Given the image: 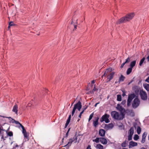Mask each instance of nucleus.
<instances>
[{"instance_id":"obj_1","label":"nucleus","mask_w":149,"mask_h":149,"mask_svg":"<svg viewBox=\"0 0 149 149\" xmlns=\"http://www.w3.org/2000/svg\"><path fill=\"white\" fill-rule=\"evenodd\" d=\"M135 14L134 13H128L126 15L118 19L116 22L117 24H119L127 22H129L132 19Z\"/></svg>"},{"instance_id":"obj_2","label":"nucleus","mask_w":149,"mask_h":149,"mask_svg":"<svg viewBox=\"0 0 149 149\" xmlns=\"http://www.w3.org/2000/svg\"><path fill=\"white\" fill-rule=\"evenodd\" d=\"M112 68H109L106 69L104 72V74L102 75V77H107V79L108 80L107 81H110L112 79L115 74V72H112Z\"/></svg>"},{"instance_id":"obj_3","label":"nucleus","mask_w":149,"mask_h":149,"mask_svg":"<svg viewBox=\"0 0 149 149\" xmlns=\"http://www.w3.org/2000/svg\"><path fill=\"white\" fill-rule=\"evenodd\" d=\"M111 115L114 119L118 120H123L125 117L124 115L119 113L116 111H112L111 113Z\"/></svg>"},{"instance_id":"obj_4","label":"nucleus","mask_w":149,"mask_h":149,"mask_svg":"<svg viewBox=\"0 0 149 149\" xmlns=\"http://www.w3.org/2000/svg\"><path fill=\"white\" fill-rule=\"evenodd\" d=\"M77 138L76 135H74L72 138L69 139L68 143L64 146L68 149L69 147L71 146L72 142L76 143L77 142Z\"/></svg>"},{"instance_id":"obj_5","label":"nucleus","mask_w":149,"mask_h":149,"mask_svg":"<svg viewBox=\"0 0 149 149\" xmlns=\"http://www.w3.org/2000/svg\"><path fill=\"white\" fill-rule=\"evenodd\" d=\"M82 107V105L81 102L79 101L76 104H75L72 112V115L73 116L76 110L77 109L80 111Z\"/></svg>"},{"instance_id":"obj_6","label":"nucleus","mask_w":149,"mask_h":149,"mask_svg":"<svg viewBox=\"0 0 149 149\" xmlns=\"http://www.w3.org/2000/svg\"><path fill=\"white\" fill-rule=\"evenodd\" d=\"M109 117L110 115L109 114H105L102 116L101 118L100 119V122H102L104 121L106 123H108L110 121L109 119Z\"/></svg>"},{"instance_id":"obj_7","label":"nucleus","mask_w":149,"mask_h":149,"mask_svg":"<svg viewBox=\"0 0 149 149\" xmlns=\"http://www.w3.org/2000/svg\"><path fill=\"white\" fill-rule=\"evenodd\" d=\"M140 103L139 100L137 98H135L132 103V106L134 109H136L139 105Z\"/></svg>"},{"instance_id":"obj_8","label":"nucleus","mask_w":149,"mask_h":149,"mask_svg":"<svg viewBox=\"0 0 149 149\" xmlns=\"http://www.w3.org/2000/svg\"><path fill=\"white\" fill-rule=\"evenodd\" d=\"M12 120L13 123H15L16 124L19 125L18 127L19 128L20 127H21L22 128V132L23 134L26 133V131L24 129V127L18 121H17L13 119Z\"/></svg>"},{"instance_id":"obj_9","label":"nucleus","mask_w":149,"mask_h":149,"mask_svg":"<svg viewBox=\"0 0 149 149\" xmlns=\"http://www.w3.org/2000/svg\"><path fill=\"white\" fill-rule=\"evenodd\" d=\"M140 94L141 99L143 100H146L147 99V96L146 93L143 90H140Z\"/></svg>"},{"instance_id":"obj_10","label":"nucleus","mask_w":149,"mask_h":149,"mask_svg":"<svg viewBox=\"0 0 149 149\" xmlns=\"http://www.w3.org/2000/svg\"><path fill=\"white\" fill-rule=\"evenodd\" d=\"M117 109L120 112L121 114H123L125 116V109L121 106L119 104L117 105V107H116Z\"/></svg>"},{"instance_id":"obj_11","label":"nucleus","mask_w":149,"mask_h":149,"mask_svg":"<svg viewBox=\"0 0 149 149\" xmlns=\"http://www.w3.org/2000/svg\"><path fill=\"white\" fill-rule=\"evenodd\" d=\"M99 119L98 116L95 117L94 120H93V125L95 127H96L98 124V121Z\"/></svg>"},{"instance_id":"obj_12","label":"nucleus","mask_w":149,"mask_h":149,"mask_svg":"<svg viewBox=\"0 0 149 149\" xmlns=\"http://www.w3.org/2000/svg\"><path fill=\"white\" fill-rule=\"evenodd\" d=\"M135 96L136 95L134 93L129 94L128 95L127 99L132 101Z\"/></svg>"},{"instance_id":"obj_13","label":"nucleus","mask_w":149,"mask_h":149,"mask_svg":"<svg viewBox=\"0 0 149 149\" xmlns=\"http://www.w3.org/2000/svg\"><path fill=\"white\" fill-rule=\"evenodd\" d=\"M137 143L132 141H130L129 143V148H131L132 147L136 146L137 145Z\"/></svg>"},{"instance_id":"obj_14","label":"nucleus","mask_w":149,"mask_h":149,"mask_svg":"<svg viewBox=\"0 0 149 149\" xmlns=\"http://www.w3.org/2000/svg\"><path fill=\"white\" fill-rule=\"evenodd\" d=\"M18 110V106L17 104H15L13 107L12 111L15 113L17 114V112Z\"/></svg>"},{"instance_id":"obj_15","label":"nucleus","mask_w":149,"mask_h":149,"mask_svg":"<svg viewBox=\"0 0 149 149\" xmlns=\"http://www.w3.org/2000/svg\"><path fill=\"white\" fill-rule=\"evenodd\" d=\"M105 134V131L103 129H100L99 132V134L101 136H104Z\"/></svg>"},{"instance_id":"obj_16","label":"nucleus","mask_w":149,"mask_h":149,"mask_svg":"<svg viewBox=\"0 0 149 149\" xmlns=\"http://www.w3.org/2000/svg\"><path fill=\"white\" fill-rule=\"evenodd\" d=\"M101 143L103 144H106L107 143V140L103 137L100 138V141Z\"/></svg>"},{"instance_id":"obj_17","label":"nucleus","mask_w":149,"mask_h":149,"mask_svg":"<svg viewBox=\"0 0 149 149\" xmlns=\"http://www.w3.org/2000/svg\"><path fill=\"white\" fill-rule=\"evenodd\" d=\"M130 61V58L129 57H128L126 60L122 64L120 68H122L123 67L124 65L127 63H129Z\"/></svg>"},{"instance_id":"obj_18","label":"nucleus","mask_w":149,"mask_h":149,"mask_svg":"<svg viewBox=\"0 0 149 149\" xmlns=\"http://www.w3.org/2000/svg\"><path fill=\"white\" fill-rule=\"evenodd\" d=\"M134 132V128L133 127L130 128L128 132V134L133 135Z\"/></svg>"},{"instance_id":"obj_19","label":"nucleus","mask_w":149,"mask_h":149,"mask_svg":"<svg viewBox=\"0 0 149 149\" xmlns=\"http://www.w3.org/2000/svg\"><path fill=\"white\" fill-rule=\"evenodd\" d=\"M136 63V61H134L131 62L130 64V67L133 68L134 66Z\"/></svg>"},{"instance_id":"obj_20","label":"nucleus","mask_w":149,"mask_h":149,"mask_svg":"<svg viewBox=\"0 0 149 149\" xmlns=\"http://www.w3.org/2000/svg\"><path fill=\"white\" fill-rule=\"evenodd\" d=\"M96 148L98 149H103V146L100 144H97Z\"/></svg>"},{"instance_id":"obj_21","label":"nucleus","mask_w":149,"mask_h":149,"mask_svg":"<svg viewBox=\"0 0 149 149\" xmlns=\"http://www.w3.org/2000/svg\"><path fill=\"white\" fill-rule=\"evenodd\" d=\"M132 68L130 67L127 69L126 72L127 74L128 75L131 72L132 70Z\"/></svg>"},{"instance_id":"obj_22","label":"nucleus","mask_w":149,"mask_h":149,"mask_svg":"<svg viewBox=\"0 0 149 149\" xmlns=\"http://www.w3.org/2000/svg\"><path fill=\"white\" fill-rule=\"evenodd\" d=\"M117 100L118 101H121L122 100L121 96L120 95H117Z\"/></svg>"},{"instance_id":"obj_23","label":"nucleus","mask_w":149,"mask_h":149,"mask_svg":"<svg viewBox=\"0 0 149 149\" xmlns=\"http://www.w3.org/2000/svg\"><path fill=\"white\" fill-rule=\"evenodd\" d=\"M113 126V125L112 123L109 124L108 125H106V127L108 128H112Z\"/></svg>"},{"instance_id":"obj_24","label":"nucleus","mask_w":149,"mask_h":149,"mask_svg":"<svg viewBox=\"0 0 149 149\" xmlns=\"http://www.w3.org/2000/svg\"><path fill=\"white\" fill-rule=\"evenodd\" d=\"M93 142H95L96 143H98L100 141V138H97L96 139H94L93 140Z\"/></svg>"},{"instance_id":"obj_25","label":"nucleus","mask_w":149,"mask_h":149,"mask_svg":"<svg viewBox=\"0 0 149 149\" xmlns=\"http://www.w3.org/2000/svg\"><path fill=\"white\" fill-rule=\"evenodd\" d=\"M136 131L137 133L138 134H139L141 133V129L140 127L138 126L137 127L136 130Z\"/></svg>"},{"instance_id":"obj_26","label":"nucleus","mask_w":149,"mask_h":149,"mask_svg":"<svg viewBox=\"0 0 149 149\" xmlns=\"http://www.w3.org/2000/svg\"><path fill=\"white\" fill-rule=\"evenodd\" d=\"M145 60V58L144 57H143L140 61L139 65L140 66H141L143 62H144V60Z\"/></svg>"},{"instance_id":"obj_27","label":"nucleus","mask_w":149,"mask_h":149,"mask_svg":"<svg viewBox=\"0 0 149 149\" xmlns=\"http://www.w3.org/2000/svg\"><path fill=\"white\" fill-rule=\"evenodd\" d=\"M125 78V77L121 75L119 78V81H123L124 80Z\"/></svg>"},{"instance_id":"obj_28","label":"nucleus","mask_w":149,"mask_h":149,"mask_svg":"<svg viewBox=\"0 0 149 149\" xmlns=\"http://www.w3.org/2000/svg\"><path fill=\"white\" fill-rule=\"evenodd\" d=\"M144 88L146 89V90L148 91H149V84H146L144 86Z\"/></svg>"},{"instance_id":"obj_29","label":"nucleus","mask_w":149,"mask_h":149,"mask_svg":"<svg viewBox=\"0 0 149 149\" xmlns=\"http://www.w3.org/2000/svg\"><path fill=\"white\" fill-rule=\"evenodd\" d=\"M139 138V136L137 135H135L134 137V140H137Z\"/></svg>"},{"instance_id":"obj_30","label":"nucleus","mask_w":149,"mask_h":149,"mask_svg":"<svg viewBox=\"0 0 149 149\" xmlns=\"http://www.w3.org/2000/svg\"><path fill=\"white\" fill-rule=\"evenodd\" d=\"M132 101L127 100V105L128 107H129Z\"/></svg>"},{"instance_id":"obj_31","label":"nucleus","mask_w":149,"mask_h":149,"mask_svg":"<svg viewBox=\"0 0 149 149\" xmlns=\"http://www.w3.org/2000/svg\"><path fill=\"white\" fill-rule=\"evenodd\" d=\"M70 120H69L68 119L67 120L66 122V124H65V127L66 128L67 127L68 125V124H69L70 122Z\"/></svg>"},{"instance_id":"obj_32","label":"nucleus","mask_w":149,"mask_h":149,"mask_svg":"<svg viewBox=\"0 0 149 149\" xmlns=\"http://www.w3.org/2000/svg\"><path fill=\"white\" fill-rule=\"evenodd\" d=\"M93 113L90 115L88 119L89 121L92 119L93 117Z\"/></svg>"},{"instance_id":"obj_33","label":"nucleus","mask_w":149,"mask_h":149,"mask_svg":"<svg viewBox=\"0 0 149 149\" xmlns=\"http://www.w3.org/2000/svg\"><path fill=\"white\" fill-rule=\"evenodd\" d=\"M132 135H133L128 134V140L129 141H130L132 139Z\"/></svg>"},{"instance_id":"obj_34","label":"nucleus","mask_w":149,"mask_h":149,"mask_svg":"<svg viewBox=\"0 0 149 149\" xmlns=\"http://www.w3.org/2000/svg\"><path fill=\"white\" fill-rule=\"evenodd\" d=\"M8 136H13V133L12 132H8Z\"/></svg>"},{"instance_id":"obj_35","label":"nucleus","mask_w":149,"mask_h":149,"mask_svg":"<svg viewBox=\"0 0 149 149\" xmlns=\"http://www.w3.org/2000/svg\"><path fill=\"white\" fill-rule=\"evenodd\" d=\"M122 146L123 147H125L126 146V143L125 142H124L122 144Z\"/></svg>"},{"instance_id":"obj_36","label":"nucleus","mask_w":149,"mask_h":149,"mask_svg":"<svg viewBox=\"0 0 149 149\" xmlns=\"http://www.w3.org/2000/svg\"><path fill=\"white\" fill-rule=\"evenodd\" d=\"M13 22H10L9 23V25L8 26V29H9L10 27L12 26H13Z\"/></svg>"},{"instance_id":"obj_37","label":"nucleus","mask_w":149,"mask_h":149,"mask_svg":"<svg viewBox=\"0 0 149 149\" xmlns=\"http://www.w3.org/2000/svg\"><path fill=\"white\" fill-rule=\"evenodd\" d=\"M147 135V133L146 132L143 133L142 135V138H146Z\"/></svg>"},{"instance_id":"obj_38","label":"nucleus","mask_w":149,"mask_h":149,"mask_svg":"<svg viewBox=\"0 0 149 149\" xmlns=\"http://www.w3.org/2000/svg\"><path fill=\"white\" fill-rule=\"evenodd\" d=\"M87 106H84L82 108V111H83V112H84V111H85V110H86L87 109Z\"/></svg>"},{"instance_id":"obj_39","label":"nucleus","mask_w":149,"mask_h":149,"mask_svg":"<svg viewBox=\"0 0 149 149\" xmlns=\"http://www.w3.org/2000/svg\"><path fill=\"white\" fill-rule=\"evenodd\" d=\"M146 141V138H142V139L141 140V142L142 143H144Z\"/></svg>"},{"instance_id":"obj_40","label":"nucleus","mask_w":149,"mask_h":149,"mask_svg":"<svg viewBox=\"0 0 149 149\" xmlns=\"http://www.w3.org/2000/svg\"><path fill=\"white\" fill-rule=\"evenodd\" d=\"M23 134L24 137L26 138H28L29 136L27 135V132L24 134Z\"/></svg>"},{"instance_id":"obj_41","label":"nucleus","mask_w":149,"mask_h":149,"mask_svg":"<svg viewBox=\"0 0 149 149\" xmlns=\"http://www.w3.org/2000/svg\"><path fill=\"white\" fill-rule=\"evenodd\" d=\"M126 102V101L125 100H123L121 102V104L123 105H124L125 104Z\"/></svg>"},{"instance_id":"obj_42","label":"nucleus","mask_w":149,"mask_h":149,"mask_svg":"<svg viewBox=\"0 0 149 149\" xmlns=\"http://www.w3.org/2000/svg\"><path fill=\"white\" fill-rule=\"evenodd\" d=\"M84 112L82 111L80 112V114L79 116V118H81V116H82V114Z\"/></svg>"},{"instance_id":"obj_43","label":"nucleus","mask_w":149,"mask_h":149,"mask_svg":"<svg viewBox=\"0 0 149 149\" xmlns=\"http://www.w3.org/2000/svg\"><path fill=\"white\" fill-rule=\"evenodd\" d=\"M70 130V128H69L68 129V131L66 134V137H67L68 136V133Z\"/></svg>"},{"instance_id":"obj_44","label":"nucleus","mask_w":149,"mask_h":149,"mask_svg":"<svg viewBox=\"0 0 149 149\" xmlns=\"http://www.w3.org/2000/svg\"><path fill=\"white\" fill-rule=\"evenodd\" d=\"M96 90V89L95 88V85L94 86V87L93 90V91H92V93H93Z\"/></svg>"},{"instance_id":"obj_45","label":"nucleus","mask_w":149,"mask_h":149,"mask_svg":"<svg viewBox=\"0 0 149 149\" xmlns=\"http://www.w3.org/2000/svg\"><path fill=\"white\" fill-rule=\"evenodd\" d=\"M33 104V102H31L30 103H29V104L28 105V106L29 107H30Z\"/></svg>"},{"instance_id":"obj_46","label":"nucleus","mask_w":149,"mask_h":149,"mask_svg":"<svg viewBox=\"0 0 149 149\" xmlns=\"http://www.w3.org/2000/svg\"><path fill=\"white\" fill-rule=\"evenodd\" d=\"M95 82V80H93L91 81V83L92 84H93Z\"/></svg>"},{"instance_id":"obj_47","label":"nucleus","mask_w":149,"mask_h":149,"mask_svg":"<svg viewBox=\"0 0 149 149\" xmlns=\"http://www.w3.org/2000/svg\"><path fill=\"white\" fill-rule=\"evenodd\" d=\"M91 148V146L90 145H88L86 149H90Z\"/></svg>"},{"instance_id":"obj_48","label":"nucleus","mask_w":149,"mask_h":149,"mask_svg":"<svg viewBox=\"0 0 149 149\" xmlns=\"http://www.w3.org/2000/svg\"><path fill=\"white\" fill-rule=\"evenodd\" d=\"M71 115H70L68 119H69V120H70V119H71Z\"/></svg>"},{"instance_id":"obj_49","label":"nucleus","mask_w":149,"mask_h":149,"mask_svg":"<svg viewBox=\"0 0 149 149\" xmlns=\"http://www.w3.org/2000/svg\"><path fill=\"white\" fill-rule=\"evenodd\" d=\"M76 27H77V26L76 25H74V30L76 29Z\"/></svg>"},{"instance_id":"obj_50","label":"nucleus","mask_w":149,"mask_h":149,"mask_svg":"<svg viewBox=\"0 0 149 149\" xmlns=\"http://www.w3.org/2000/svg\"><path fill=\"white\" fill-rule=\"evenodd\" d=\"M125 93H123H123L122 94V96H123V97H124L125 96Z\"/></svg>"},{"instance_id":"obj_51","label":"nucleus","mask_w":149,"mask_h":149,"mask_svg":"<svg viewBox=\"0 0 149 149\" xmlns=\"http://www.w3.org/2000/svg\"><path fill=\"white\" fill-rule=\"evenodd\" d=\"M99 103H96L95 105V106L96 107L97 106V104H98Z\"/></svg>"},{"instance_id":"obj_52","label":"nucleus","mask_w":149,"mask_h":149,"mask_svg":"<svg viewBox=\"0 0 149 149\" xmlns=\"http://www.w3.org/2000/svg\"><path fill=\"white\" fill-rule=\"evenodd\" d=\"M140 149H146L145 148H144L143 147H142Z\"/></svg>"},{"instance_id":"obj_53","label":"nucleus","mask_w":149,"mask_h":149,"mask_svg":"<svg viewBox=\"0 0 149 149\" xmlns=\"http://www.w3.org/2000/svg\"><path fill=\"white\" fill-rule=\"evenodd\" d=\"M74 102H72V104H71V106H72L73 104H74Z\"/></svg>"},{"instance_id":"obj_54","label":"nucleus","mask_w":149,"mask_h":149,"mask_svg":"<svg viewBox=\"0 0 149 149\" xmlns=\"http://www.w3.org/2000/svg\"><path fill=\"white\" fill-rule=\"evenodd\" d=\"M79 120H80V119H78L77 120L78 122Z\"/></svg>"},{"instance_id":"obj_55","label":"nucleus","mask_w":149,"mask_h":149,"mask_svg":"<svg viewBox=\"0 0 149 149\" xmlns=\"http://www.w3.org/2000/svg\"><path fill=\"white\" fill-rule=\"evenodd\" d=\"M148 139L149 140V135L148 136Z\"/></svg>"},{"instance_id":"obj_56","label":"nucleus","mask_w":149,"mask_h":149,"mask_svg":"<svg viewBox=\"0 0 149 149\" xmlns=\"http://www.w3.org/2000/svg\"><path fill=\"white\" fill-rule=\"evenodd\" d=\"M122 149H127V148H123Z\"/></svg>"},{"instance_id":"obj_57","label":"nucleus","mask_w":149,"mask_h":149,"mask_svg":"<svg viewBox=\"0 0 149 149\" xmlns=\"http://www.w3.org/2000/svg\"><path fill=\"white\" fill-rule=\"evenodd\" d=\"M131 82H130V83H129L128 84H129H129H130V83H131Z\"/></svg>"},{"instance_id":"obj_58","label":"nucleus","mask_w":149,"mask_h":149,"mask_svg":"<svg viewBox=\"0 0 149 149\" xmlns=\"http://www.w3.org/2000/svg\"><path fill=\"white\" fill-rule=\"evenodd\" d=\"M72 22H73V21H72V22H71V24H72Z\"/></svg>"},{"instance_id":"obj_59","label":"nucleus","mask_w":149,"mask_h":149,"mask_svg":"<svg viewBox=\"0 0 149 149\" xmlns=\"http://www.w3.org/2000/svg\"><path fill=\"white\" fill-rule=\"evenodd\" d=\"M75 100H74V102H74L75 101Z\"/></svg>"},{"instance_id":"obj_60","label":"nucleus","mask_w":149,"mask_h":149,"mask_svg":"<svg viewBox=\"0 0 149 149\" xmlns=\"http://www.w3.org/2000/svg\"><path fill=\"white\" fill-rule=\"evenodd\" d=\"M90 149H92L90 148Z\"/></svg>"}]
</instances>
